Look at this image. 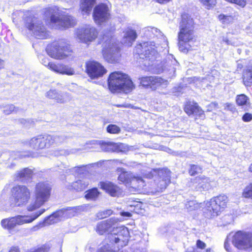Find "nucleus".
Segmentation results:
<instances>
[{
	"label": "nucleus",
	"mask_w": 252,
	"mask_h": 252,
	"mask_svg": "<svg viewBox=\"0 0 252 252\" xmlns=\"http://www.w3.org/2000/svg\"><path fill=\"white\" fill-rule=\"evenodd\" d=\"M145 34L149 37H157L160 39L161 45L158 43L156 44L154 41L144 42L137 45L135 51L139 55L145 58V65L148 67L153 66L154 62L159 57V53L168 46L167 41L165 36L161 33L157 28L148 27L144 29Z\"/></svg>",
	"instance_id": "f257e3e1"
},
{
	"label": "nucleus",
	"mask_w": 252,
	"mask_h": 252,
	"mask_svg": "<svg viewBox=\"0 0 252 252\" xmlns=\"http://www.w3.org/2000/svg\"><path fill=\"white\" fill-rule=\"evenodd\" d=\"M120 220L118 218H111L106 220L98 223L96 230L100 235L108 232L110 233L109 236L112 243H119V245L123 247L127 245L129 232L127 228L124 226H118L117 222Z\"/></svg>",
	"instance_id": "f03ea898"
},
{
	"label": "nucleus",
	"mask_w": 252,
	"mask_h": 252,
	"mask_svg": "<svg viewBox=\"0 0 252 252\" xmlns=\"http://www.w3.org/2000/svg\"><path fill=\"white\" fill-rule=\"evenodd\" d=\"M179 48L184 53L190 49L193 43L196 41L194 32V22L188 15H182L178 33Z\"/></svg>",
	"instance_id": "7ed1b4c3"
},
{
	"label": "nucleus",
	"mask_w": 252,
	"mask_h": 252,
	"mask_svg": "<svg viewBox=\"0 0 252 252\" xmlns=\"http://www.w3.org/2000/svg\"><path fill=\"white\" fill-rule=\"evenodd\" d=\"M108 82L109 89L112 93H128L134 88L133 82L128 75L120 72L112 73Z\"/></svg>",
	"instance_id": "20e7f679"
},
{
	"label": "nucleus",
	"mask_w": 252,
	"mask_h": 252,
	"mask_svg": "<svg viewBox=\"0 0 252 252\" xmlns=\"http://www.w3.org/2000/svg\"><path fill=\"white\" fill-rule=\"evenodd\" d=\"M102 54L104 59L110 63L117 62L120 56L119 48L117 40L110 35L103 37Z\"/></svg>",
	"instance_id": "39448f33"
},
{
	"label": "nucleus",
	"mask_w": 252,
	"mask_h": 252,
	"mask_svg": "<svg viewBox=\"0 0 252 252\" xmlns=\"http://www.w3.org/2000/svg\"><path fill=\"white\" fill-rule=\"evenodd\" d=\"M228 198L225 195H220L205 202L204 212L207 217L218 216L226 206Z\"/></svg>",
	"instance_id": "423d86ee"
},
{
	"label": "nucleus",
	"mask_w": 252,
	"mask_h": 252,
	"mask_svg": "<svg viewBox=\"0 0 252 252\" xmlns=\"http://www.w3.org/2000/svg\"><path fill=\"white\" fill-rule=\"evenodd\" d=\"M47 52L50 57L58 60H64L72 55L70 45L63 40L49 45L47 48Z\"/></svg>",
	"instance_id": "0eeeda50"
},
{
	"label": "nucleus",
	"mask_w": 252,
	"mask_h": 252,
	"mask_svg": "<svg viewBox=\"0 0 252 252\" xmlns=\"http://www.w3.org/2000/svg\"><path fill=\"white\" fill-rule=\"evenodd\" d=\"M44 211L45 209H41L30 216L18 215L14 217L3 219L1 220L0 223L4 229L11 230L17 225H21L32 222L42 214Z\"/></svg>",
	"instance_id": "6e6552de"
},
{
	"label": "nucleus",
	"mask_w": 252,
	"mask_h": 252,
	"mask_svg": "<svg viewBox=\"0 0 252 252\" xmlns=\"http://www.w3.org/2000/svg\"><path fill=\"white\" fill-rule=\"evenodd\" d=\"M25 26L32 31L36 38L45 39L47 38L49 34L46 28L42 25L40 21L33 16L27 17L25 19Z\"/></svg>",
	"instance_id": "1a4fd4ad"
},
{
	"label": "nucleus",
	"mask_w": 252,
	"mask_h": 252,
	"mask_svg": "<svg viewBox=\"0 0 252 252\" xmlns=\"http://www.w3.org/2000/svg\"><path fill=\"white\" fill-rule=\"evenodd\" d=\"M50 22L52 27L58 29L68 28L75 24V20L73 17L59 11L51 15Z\"/></svg>",
	"instance_id": "9d476101"
},
{
	"label": "nucleus",
	"mask_w": 252,
	"mask_h": 252,
	"mask_svg": "<svg viewBox=\"0 0 252 252\" xmlns=\"http://www.w3.org/2000/svg\"><path fill=\"white\" fill-rule=\"evenodd\" d=\"M11 192L13 203L16 206L25 205L30 198V190L25 186L14 187L12 188Z\"/></svg>",
	"instance_id": "9b49d317"
},
{
	"label": "nucleus",
	"mask_w": 252,
	"mask_h": 252,
	"mask_svg": "<svg viewBox=\"0 0 252 252\" xmlns=\"http://www.w3.org/2000/svg\"><path fill=\"white\" fill-rule=\"evenodd\" d=\"M232 243L240 250L252 249V233L239 231L233 236Z\"/></svg>",
	"instance_id": "f8f14e48"
},
{
	"label": "nucleus",
	"mask_w": 252,
	"mask_h": 252,
	"mask_svg": "<svg viewBox=\"0 0 252 252\" xmlns=\"http://www.w3.org/2000/svg\"><path fill=\"white\" fill-rule=\"evenodd\" d=\"M119 172H121L118 177L120 182L126 184L130 183L135 188H141L145 186L144 180L140 177H137L132 173L126 172L122 169H118Z\"/></svg>",
	"instance_id": "ddd939ff"
},
{
	"label": "nucleus",
	"mask_w": 252,
	"mask_h": 252,
	"mask_svg": "<svg viewBox=\"0 0 252 252\" xmlns=\"http://www.w3.org/2000/svg\"><path fill=\"white\" fill-rule=\"evenodd\" d=\"M98 32L94 27L87 26L78 29L77 36L80 42L88 43L94 41L97 36Z\"/></svg>",
	"instance_id": "4468645a"
},
{
	"label": "nucleus",
	"mask_w": 252,
	"mask_h": 252,
	"mask_svg": "<svg viewBox=\"0 0 252 252\" xmlns=\"http://www.w3.org/2000/svg\"><path fill=\"white\" fill-rule=\"evenodd\" d=\"M110 10L106 4L101 3L94 7L93 17L96 23L101 24L108 20L110 18Z\"/></svg>",
	"instance_id": "2eb2a0df"
},
{
	"label": "nucleus",
	"mask_w": 252,
	"mask_h": 252,
	"mask_svg": "<svg viewBox=\"0 0 252 252\" xmlns=\"http://www.w3.org/2000/svg\"><path fill=\"white\" fill-rule=\"evenodd\" d=\"M51 190V186L48 183H38L34 188V196L45 203L50 196Z\"/></svg>",
	"instance_id": "dca6fc26"
},
{
	"label": "nucleus",
	"mask_w": 252,
	"mask_h": 252,
	"mask_svg": "<svg viewBox=\"0 0 252 252\" xmlns=\"http://www.w3.org/2000/svg\"><path fill=\"white\" fill-rule=\"evenodd\" d=\"M86 70L92 79L101 77L106 73L105 68L100 63L95 61H89L86 63Z\"/></svg>",
	"instance_id": "f3484780"
},
{
	"label": "nucleus",
	"mask_w": 252,
	"mask_h": 252,
	"mask_svg": "<svg viewBox=\"0 0 252 252\" xmlns=\"http://www.w3.org/2000/svg\"><path fill=\"white\" fill-rule=\"evenodd\" d=\"M140 84L145 87H150L152 89H156L159 87H165L168 84L167 80L156 76H145L140 79Z\"/></svg>",
	"instance_id": "a211bd4d"
},
{
	"label": "nucleus",
	"mask_w": 252,
	"mask_h": 252,
	"mask_svg": "<svg viewBox=\"0 0 252 252\" xmlns=\"http://www.w3.org/2000/svg\"><path fill=\"white\" fill-rule=\"evenodd\" d=\"M178 65V62L173 58V56L170 55L166 59L165 61L161 63V66L156 69L158 73L163 72H169V74L172 76L174 74L176 67Z\"/></svg>",
	"instance_id": "6ab92c4d"
},
{
	"label": "nucleus",
	"mask_w": 252,
	"mask_h": 252,
	"mask_svg": "<svg viewBox=\"0 0 252 252\" xmlns=\"http://www.w3.org/2000/svg\"><path fill=\"white\" fill-rule=\"evenodd\" d=\"M51 138L46 135L32 138L30 142V146L34 149H43L49 147V143Z\"/></svg>",
	"instance_id": "aec40b11"
},
{
	"label": "nucleus",
	"mask_w": 252,
	"mask_h": 252,
	"mask_svg": "<svg viewBox=\"0 0 252 252\" xmlns=\"http://www.w3.org/2000/svg\"><path fill=\"white\" fill-rule=\"evenodd\" d=\"M170 171L167 169L158 170V176L159 177L158 182L157 183V185L159 189H158V191H162L170 183Z\"/></svg>",
	"instance_id": "412c9836"
},
{
	"label": "nucleus",
	"mask_w": 252,
	"mask_h": 252,
	"mask_svg": "<svg viewBox=\"0 0 252 252\" xmlns=\"http://www.w3.org/2000/svg\"><path fill=\"white\" fill-rule=\"evenodd\" d=\"M49 65L50 67L48 69L57 73L62 75L66 74L67 75H73L75 74V71L73 68L63 63H56L52 62Z\"/></svg>",
	"instance_id": "4be33fe9"
},
{
	"label": "nucleus",
	"mask_w": 252,
	"mask_h": 252,
	"mask_svg": "<svg viewBox=\"0 0 252 252\" xmlns=\"http://www.w3.org/2000/svg\"><path fill=\"white\" fill-rule=\"evenodd\" d=\"M101 188L112 196H119L123 194L122 189L110 182H101Z\"/></svg>",
	"instance_id": "5701e85b"
},
{
	"label": "nucleus",
	"mask_w": 252,
	"mask_h": 252,
	"mask_svg": "<svg viewBox=\"0 0 252 252\" xmlns=\"http://www.w3.org/2000/svg\"><path fill=\"white\" fill-rule=\"evenodd\" d=\"M124 35L122 42L126 46H130L137 38L135 30L130 27H128L123 32Z\"/></svg>",
	"instance_id": "b1692460"
},
{
	"label": "nucleus",
	"mask_w": 252,
	"mask_h": 252,
	"mask_svg": "<svg viewBox=\"0 0 252 252\" xmlns=\"http://www.w3.org/2000/svg\"><path fill=\"white\" fill-rule=\"evenodd\" d=\"M196 189L199 191L208 190L211 189L213 182L205 176L198 177L195 179Z\"/></svg>",
	"instance_id": "393cba45"
},
{
	"label": "nucleus",
	"mask_w": 252,
	"mask_h": 252,
	"mask_svg": "<svg viewBox=\"0 0 252 252\" xmlns=\"http://www.w3.org/2000/svg\"><path fill=\"white\" fill-rule=\"evenodd\" d=\"M84 207L83 206L68 207L59 210L62 219L65 218L73 217L82 211Z\"/></svg>",
	"instance_id": "a878e982"
},
{
	"label": "nucleus",
	"mask_w": 252,
	"mask_h": 252,
	"mask_svg": "<svg viewBox=\"0 0 252 252\" xmlns=\"http://www.w3.org/2000/svg\"><path fill=\"white\" fill-rule=\"evenodd\" d=\"M90 184L89 180L84 178L77 180L68 186V189H74L77 191H81L85 189Z\"/></svg>",
	"instance_id": "bb28decb"
},
{
	"label": "nucleus",
	"mask_w": 252,
	"mask_h": 252,
	"mask_svg": "<svg viewBox=\"0 0 252 252\" xmlns=\"http://www.w3.org/2000/svg\"><path fill=\"white\" fill-rule=\"evenodd\" d=\"M96 0H81L80 9L83 15H89Z\"/></svg>",
	"instance_id": "cd10ccee"
},
{
	"label": "nucleus",
	"mask_w": 252,
	"mask_h": 252,
	"mask_svg": "<svg viewBox=\"0 0 252 252\" xmlns=\"http://www.w3.org/2000/svg\"><path fill=\"white\" fill-rule=\"evenodd\" d=\"M108 150L116 152L126 153L129 151V147L123 143H111L107 145Z\"/></svg>",
	"instance_id": "c85d7f7f"
},
{
	"label": "nucleus",
	"mask_w": 252,
	"mask_h": 252,
	"mask_svg": "<svg viewBox=\"0 0 252 252\" xmlns=\"http://www.w3.org/2000/svg\"><path fill=\"white\" fill-rule=\"evenodd\" d=\"M62 220V217H61L60 212L59 211L53 213L48 218H46L43 223H44L45 226L47 225H50L54 224L58 222L59 220Z\"/></svg>",
	"instance_id": "c756f323"
},
{
	"label": "nucleus",
	"mask_w": 252,
	"mask_h": 252,
	"mask_svg": "<svg viewBox=\"0 0 252 252\" xmlns=\"http://www.w3.org/2000/svg\"><path fill=\"white\" fill-rule=\"evenodd\" d=\"M32 171L29 168H24L15 174L16 178L19 180H27L32 177Z\"/></svg>",
	"instance_id": "7c9ffc66"
},
{
	"label": "nucleus",
	"mask_w": 252,
	"mask_h": 252,
	"mask_svg": "<svg viewBox=\"0 0 252 252\" xmlns=\"http://www.w3.org/2000/svg\"><path fill=\"white\" fill-rule=\"evenodd\" d=\"M243 82L245 86L252 85V66H249L243 74Z\"/></svg>",
	"instance_id": "2f4dec72"
},
{
	"label": "nucleus",
	"mask_w": 252,
	"mask_h": 252,
	"mask_svg": "<svg viewBox=\"0 0 252 252\" xmlns=\"http://www.w3.org/2000/svg\"><path fill=\"white\" fill-rule=\"evenodd\" d=\"M45 203L35 197L34 200L31 201L27 206V209L28 211H33L42 206Z\"/></svg>",
	"instance_id": "473e14b6"
},
{
	"label": "nucleus",
	"mask_w": 252,
	"mask_h": 252,
	"mask_svg": "<svg viewBox=\"0 0 252 252\" xmlns=\"http://www.w3.org/2000/svg\"><path fill=\"white\" fill-rule=\"evenodd\" d=\"M210 78L211 76H208L207 78L202 79L194 77L193 78H191V79L192 80L193 82L195 83L196 85H197L198 87L204 88L205 87H207L209 85V84L208 83V79H210Z\"/></svg>",
	"instance_id": "72a5a7b5"
},
{
	"label": "nucleus",
	"mask_w": 252,
	"mask_h": 252,
	"mask_svg": "<svg viewBox=\"0 0 252 252\" xmlns=\"http://www.w3.org/2000/svg\"><path fill=\"white\" fill-rule=\"evenodd\" d=\"M71 98V96L69 93H59L56 101L59 103H63L70 101Z\"/></svg>",
	"instance_id": "f704fd0d"
},
{
	"label": "nucleus",
	"mask_w": 252,
	"mask_h": 252,
	"mask_svg": "<svg viewBox=\"0 0 252 252\" xmlns=\"http://www.w3.org/2000/svg\"><path fill=\"white\" fill-rule=\"evenodd\" d=\"M86 193L85 198L87 199L90 200L95 199L99 194V192L97 191V189L96 188H94L90 189L87 191Z\"/></svg>",
	"instance_id": "c9c22d12"
},
{
	"label": "nucleus",
	"mask_w": 252,
	"mask_h": 252,
	"mask_svg": "<svg viewBox=\"0 0 252 252\" xmlns=\"http://www.w3.org/2000/svg\"><path fill=\"white\" fill-rule=\"evenodd\" d=\"M47 136H49L51 138V140H50V142L49 143V147L51 145H52L54 144L58 145L62 142H63L65 138L63 136H58V135H46Z\"/></svg>",
	"instance_id": "e433bc0d"
},
{
	"label": "nucleus",
	"mask_w": 252,
	"mask_h": 252,
	"mask_svg": "<svg viewBox=\"0 0 252 252\" xmlns=\"http://www.w3.org/2000/svg\"><path fill=\"white\" fill-rule=\"evenodd\" d=\"M242 197L245 198L252 199V182L247 185L244 189Z\"/></svg>",
	"instance_id": "4c0bfd02"
},
{
	"label": "nucleus",
	"mask_w": 252,
	"mask_h": 252,
	"mask_svg": "<svg viewBox=\"0 0 252 252\" xmlns=\"http://www.w3.org/2000/svg\"><path fill=\"white\" fill-rule=\"evenodd\" d=\"M197 103L195 102H189L187 103L185 107V111L189 115L193 114L194 113L195 109L197 106Z\"/></svg>",
	"instance_id": "58836bf2"
},
{
	"label": "nucleus",
	"mask_w": 252,
	"mask_h": 252,
	"mask_svg": "<svg viewBox=\"0 0 252 252\" xmlns=\"http://www.w3.org/2000/svg\"><path fill=\"white\" fill-rule=\"evenodd\" d=\"M200 207V204L194 200L189 201L186 204V208L188 211L197 210Z\"/></svg>",
	"instance_id": "ea45409f"
},
{
	"label": "nucleus",
	"mask_w": 252,
	"mask_h": 252,
	"mask_svg": "<svg viewBox=\"0 0 252 252\" xmlns=\"http://www.w3.org/2000/svg\"><path fill=\"white\" fill-rule=\"evenodd\" d=\"M248 100V96L244 94H241L236 96V101L238 105L243 106L247 105Z\"/></svg>",
	"instance_id": "a19ab883"
},
{
	"label": "nucleus",
	"mask_w": 252,
	"mask_h": 252,
	"mask_svg": "<svg viewBox=\"0 0 252 252\" xmlns=\"http://www.w3.org/2000/svg\"><path fill=\"white\" fill-rule=\"evenodd\" d=\"M218 18L220 21L224 24H228L231 23L234 21V17L231 15L220 14L219 15Z\"/></svg>",
	"instance_id": "79ce46f5"
},
{
	"label": "nucleus",
	"mask_w": 252,
	"mask_h": 252,
	"mask_svg": "<svg viewBox=\"0 0 252 252\" xmlns=\"http://www.w3.org/2000/svg\"><path fill=\"white\" fill-rule=\"evenodd\" d=\"M203 5L207 9L214 8L217 3V0H199Z\"/></svg>",
	"instance_id": "37998d69"
},
{
	"label": "nucleus",
	"mask_w": 252,
	"mask_h": 252,
	"mask_svg": "<svg viewBox=\"0 0 252 252\" xmlns=\"http://www.w3.org/2000/svg\"><path fill=\"white\" fill-rule=\"evenodd\" d=\"M100 142L96 140H93L87 142L85 144L84 148L80 149V150H89L94 148H96L98 146H99Z\"/></svg>",
	"instance_id": "c03bdc74"
},
{
	"label": "nucleus",
	"mask_w": 252,
	"mask_h": 252,
	"mask_svg": "<svg viewBox=\"0 0 252 252\" xmlns=\"http://www.w3.org/2000/svg\"><path fill=\"white\" fill-rule=\"evenodd\" d=\"M202 171V168L196 165H191L190 168L189 170V173L191 176L195 175L196 174L201 173Z\"/></svg>",
	"instance_id": "a18cd8bd"
},
{
	"label": "nucleus",
	"mask_w": 252,
	"mask_h": 252,
	"mask_svg": "<svg viewBox=\"0 0 252 252\" xmlns=\"http://www.w3.org/2000/svg\"><path fill=\"white\" fill-rule=\"evenodd\" d=\"M120 128L115 125H109L107 127L108 132L113 134H117L120 132Z\"/></svg>",
	"instance_id": "49530a36"
},
{
	"label": "nucleus",
	"mask_w": 252,
	"mask_h": 252,
	"mask_svg": "<svg viewBox=\"0 0 252 252\" xmlns=\"http://www.w3.org/2000/svg\"><path fill=\"white\" fill-rule=\"evenodd\" d=\"M152 170L154 172H157L155 169H151L149 167H145L144 169L141 170V173L146 178H150L153 177V173H152Z\"/></svg>",
	"instance_id": "de8ad7c7"
},
{
	"label": "nucleus",
	"mask_w": 252,
	"mask_h": 252,
	"mask_svg": "<svg viewBox=\"0 0 252 252\" xmlns=\"http://www.w3.org/2000/svg\"><path fill=\"white\" fill-rule=\"evenodd\" d=\"M19 122L23 126L26 128L32 126L34 125L33 121L30 119L26 120L24 119H21L19 120Z\"/></svg>",
	"instance_id": "09e8293b"
},
{
	"label": "nucleus",
	"mask_w": 252,
	"mask_h": 252,
	"mask_svg": "<svg viewBox=\"0 0 252 252\" xmlns=\"http://www.w3.org/2000/svg\"><path fill=\"white\" fill-rule=\"evenodd\" d=\"M112 211L111 210H107L103 211H101L97 214V217L99 219H102L110 216L112 214Z\"/></svg>",
	"instance_id": "8fccbe9b"
},
{
	"label": "nucleus",
	"mask_w": 252,
	"mask_h": 252,
	"mask_svg": "<svg viewBox=\"0 0 252 252\" xmlns=\"http://www.w3.org/2000/svg\"><path fill=\"white\" fill-rule=\"evenodd\" d=\"M59 93L55 90H50L46 93V96L49 98L56 100Z\"/></svg>",
	"instance_id": "3c124183"
},
{
	"label": "nucleus",
	"mask_w": 252,
	"mask_h": 252,
	"mask_svg": "<svg viewBox=\"0 0 252 252\" xmlns=\"http://www.w3.org/2000/svg\"><path fill=\"white\" fill-rule=\"evenodd\" d=\"M230 3H235L241 7H244L246 5V0H225Z\"/></svg>",
	"instance_id": "603ef678"
},
{
	"label": "nucleus",
	"mask_w": 252,
	"mask_h": 252,
	"mask_svg": "<svg viewBox=\"0 0 252 252\" xmlns=\"http://www.w3.org/2000/svg\"><path fill=\"white\" fill-rule=\"evenodd\" d=\"M39 59L40 60L41 63L44 65V66L48 67V68L50 67V64L52 63V62H49V60L47 57H44L41 55L39 57Z\"/></svg>",
	"instance_id": "864d4df0"
},
{
	"label": "nucleus",
	"mask_w": 252,
	"mask_h": 252,
	"mask_svg": "<svg viewBox=\"0 0 252 252\" xmlns=\"http://www.w3.org/2000/svg\"><path fill=\"white\" fill-rule=\"evenodd\" d=\"M224 108L225 110L230 111L233 113L236 112V109L235 107V106L232 103H227L224 104Z\"/></svg>",
	"instance_id": "5fc2aeb1"
},
{
	"label": "nucleus",
	"mask_w": 252,
	"mask_h": 252,
	"mask_svg": "<svg viewBox=\"0 0 252 252\" xmlns=\"http://www.w3.org/2000/svg\"><path fill=\"white\" fill-rule=\"evenodd\" d=\"M85 167L79 166V167H75L71 169H70L71 172L72 174H81L83 173V171L84 170Z\"/></svg>",
	"instance_id": "6e6d98bb"
},
{
	"label": "nucleus",
	"mask_w": 252,
	"mask_h": 252,
	"mask_svg": "<svg viewBox=\"0 0 252 252\" xmlns=\"http://www.w3.org/2000/svg\"><path fill=\"white\" fill-rule=\"evenodd\" d=\"M14 109L15 106L12 104H10L6 106L4 108L3 112L5 114L8 115L10 114L11 112H13L14 111Z\"/></svg>",
	"instance_id": "4d7b16f0"
},
{
	"label": "nucleus",
	"mask_w": 252,
	"mask_h": 252,
	"mask_svg": "<svg viewBox=\"0 0 252 252\" xmlns=\"http://www.w3.org/2000/svg\"><path fill=\"white\" fill-rule=\"evenodd\" d=\"M193 114L200 117H202L204 115V112L197 105L196 109H195L194 113Z\"/></svg>",
	"instance_id": "13d9d810"
},
{
	"label": "nucleus",
	"mask_w": 252,
	"mask_h": 252,
	"mask_svg": "<svg viewBox=\"0 0 252 252\" xmlns=\"http://www.w3.org/2000/svg\"><path fill=\"white\" fill-rule=\"evenodd\" d=\"M244 122H249L252 120V114L249 113H246L242 117Z\"/></svg>",
	"instance_id": "bf43d9fd"
},
{
	"label": "nucleus",
	"mask_w": 252,
	"mask_h": 252,
	"mask_svg": "<svg viewBox=\"0 0 252 252\" xmlns=\"http://www.w3.org/2000/svg\"><path fill=\"white\" fill-rule=\"evenodd\" d=\"M49 247L48 245H45L37 249L34 252H48Z\"/></svg>",
	"instance_id": "052dcab7"
},
{
	"label": "nucleus",
	"mask_w": 252,
	"mask_h": 252,
	"mask_svg": "<svg viewBox=\"0 0 252 252\" xmlns=\"http://www.w3.org/2000/svg\"><path fill=\"white\" fill-rule=\"evenodd\" d=\"M76 152V150H72L71 151H63V150H62L60 151V153L59 154H56V156H58V155H65V156H66V155H68L69 154H73V153H75Z\"/></svg>",
	"instance_id": "680f3d73"
},
{
	"label": "nucleus",
	"mask_w": 252,
	"mask_h": 252,
	"mask_svg": "<svg viewBox=\"0 0 252 252\" xmlns=\"http://www.w3.org/2000/svg\"><path fill=\"white\" fill-rule=\"evenodd\" d=\"M206 246V244L200 240H198L196 242V246L199 249H204Z\"/></svg>",
	"instance_id": "e2e57ef3"
},
{
	"label": "nucleus",
	"mask_w": 252,
	"mask_h": 252,
	"mask_svg": "<svg viewBox=\"0 0 252 252\" xmlns=\"http://www.w3.org/2000/svg\"><path fill=\"white\" fill-rule=\"evenodd\" d=\"M221 42L225 43L226 45H232V42L228 39L227 37L225 36H222L220 38Z\"/></svg>",
	"instance_id": "0e129e2a"
},
{
	"label": "nucleus",
	"mask_w": 252,
	"mask_h": 252,
	"mask_svg": "<svg viewBox=\"0 0 252 252\" xmlns=\"http://www.w3.org/2000/svg\"><path fill=\"white\" fill-rule=\"evenodd\" d=\"M44 226H45L44 225V223H43V222H40L39 223V224H38L37 225H36L35 226H34L33 227H32V228H31V230L32 231H37L38 230H39L40 228L43 227Z\"/></svg>",
	"instance_id": "69168bd1"
},
{
	"label": "nucleus",
	"mask_w": 252,
	"mask_h": 252,
	"mask_svg": "<svg viewBox=\"0 0 252 252\" xmlns=\"http://www.w3.org/2000/svg\"><path fill=\"white\" fill-rule=\"evenodd\" d=\"M224 246L226 251H227L228 252H231V251L229 249L230 244L229 243L228 239H226L225 240Z\"/></svg>",
	"instance_id": "338daca9"
},
{
	"label": "nucleus",
	"mask_w": 252,
	"mask_h": 252,
	"mask_svg": "<svg viewBox=\"0 0 252 252\" xmlns=\"http://www.w3.org/2000/svg\"><path fill=\"white\" fill-rule=\"evenodd\" d=\"M9 252H20L19 249L17 247H12L10 249Z\"/></svg>",
	"instance_id": "774afa93"
}]
</instances>
